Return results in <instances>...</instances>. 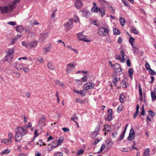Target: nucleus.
Segmentation results:
<instances>
[{"label": "nucleus", "instance_id": "nucleus-1", "mask_svg": "<svg viewBox=\"0 0 156 156\" xmlns=\"http://www.w3.org/2000/svg\"><path fill=\"white\" fill-rule=\"evenodd\" d=\"M20 0H15L11 2L7 6L0 7V10L2 14L8 13L11 12L15 7L16 4L19 2Z\"/></svg>", "mask_w": 156, "mask_h": 156}, {"label": "nucleus", "instance_id": "nucleus-2", "mask_svg": "<svg viewBox=\"0 0 156 156\" xmlns=\"http://www.w3.org/2000/svg\"><path fill=\"white\" fill-rule=\"evenodd\" d=\"M28 127L27 125H26L23 127L19 126L16 128V129L17 130L16 132L20 133V135L21 136H24L27 133V129Z\"/></svg>", "mask_w": 156, "mask_h": 156}, {"label": "nucleus", "instance_id": "nucleus-3", "mask_svg": "<svg viewBox=\"0 0 156 156\" xmlns=\"http://www.w3.org/2000/svg\"><path fill=\"white\" fill-rule=\"evenodd\" d=\"M14 52V50L13 48L11 49H9L6 52V60L9 62H10L13 57V53Z\"/></svg>", "mask_w": 156, "mask_h": 156}, {"label": "nucleus", "instance_id": "nucleus-4", "mask_svg": "<svg viewBox=\"0 0 156 156\" xmlns=\"http://www.w3.org/2000/svg\"><path fill=\"white\" fill-rule=\"evenodd\" d=\"M73 19H69L67 22L64 24L65 30L68 31L73 27Z\"/></svg>", "mask_w": 156, "mask_h": 156}, {"label": "nucleus", "instance_id": "nucleus-5", "mask_svg": "<svg viewBox=\"0 0 156 156\" xmlns=\"http://www.w3.org/2000/svg\"><path fill=\"white\" fill-rule=\"evenodd\" d=\"M76 65L73 63H70L66 65V72L67 73H70L71 71H73L74 67Z\"/></svg>", "mask_w": 156, "mask_h": 156}, {"label": "nucleus", "instance_id": "nucleus-6", "mask_svg": "<svg viewBox=\"0 0 156 156\" xmlns=\"http://www.w3.org/2000/svg\"><path fill=\"white\" fill-rule=\"evenodd\" d=\"M120 80V78H117V75H116L115 74H113L112 76V81L115 86L117 85V82Z\"/></svg>", "mask_w": 156, "mask_h": 156}, {"label": "nucleus", "instance_id": "nucleus-7", "mask_svg": "<svg viewBox=\"0 0 156 156\" xmlns=\"http://www.w3.org/2000/svg\"><path fill=\"white\" fill-rule=\"evenodd\" d=\"M94 86V84L90 82L86 83L84 84V89L86 91L90 89L93 88Z\"/></svg>", "mask_w": 156, "mask_h": 156}, {"label": "nucleus", "instance_id": "nucleus-8", "mask_svg": "<svg viewBox=\"0 0 156 156\" xmlns=\"http://www.w3.org/2000/svg\"><path fill=\"white\" fill-rule=\"evenodd\" d=\"M46 121V119L45 118V116L43 115H42V117L39 118L38 124L42 126H43L45 125Z\"/></svg>", "mask_w": 156, "mask_h": 156}, {"label": "nucleus", "instance_id": "nucleus-9", "mask_svg": "<svg viewBox=\"0 0 156 156\" xmlns=\"http://www.w3.org/2000/svg\"><path fill=\"white\" fill-rule=\"evenodd\" d=\"M74 91L76 93L80 94L82 97L85 96L86 94V90L84 88L81 90H74Z\"/></svg>", "mask_w": 156, "mask_h": 156}, {"label": "nucleus", "instance_id": "nucleus-10", "mask_svg": "<svg viewBox=\"0 0 156 156\" xmlns=\"http://www.w3.org/2000/svg\"><path fill=\"white\" fill-rule=\"evenodd\" d=\"M134 130L133 129H131L130 131L129 136L127 138V140L129 141H131L132 140V137L134 135Z\"/></svg>", "mask_w": 156, "mask_h": 156}, {"label": "nucleus", "instance_id": "nucleus-11", "mask_svg": "<svg viewBox=\"0 0 156 156\" xmlns=\"http://www.w3.org/2000/svg\"><path fill=\"white\" fill-rule=\"evenodd\" d=\"M38 42L37 41H33L29 43V48L34 47L37 44Z\"/></svg>", "mask_w": 156, "mask_h": 156}, {"label": "nucleus", "instance_id": "nucleus-12", "mask_svg": "<svg viewBox=\"0 0 156 156\" xmlns=\"http://www.w3.org/2000/svg\"><path fill=\"white\" fill-rule=\"evenodd\" d=\"M15 27L16 30L19 33H21L23 30V27L22 25H17Z\"/></svg>", "mask_w": 156, "mask_h": 156}, {"label": "nucleus", "instance_id": "nucleus-13", "mask_svg": "<svg viewBox=\"0 0 156 156\" xmlns=\"http://www.w3.org/2000/svg\"><path fill=\"white\" fill-rule=\"evenodd\" d=\"M23 136H21L20 135V133L16 132V141L17 142H19L22 139Z\"/></svg>", "mask_w": 156, "mask_h": 156}, {"label": "nucleus", "instance_id": "nucleus-14", "mask_svg": "<svg viewBox=\"0 0 156 156\" xmlns=\"http://www.w3.org/2000/svg\"><path fill=\"white\" fill-rule=\"evenodd\" d=\"M14 65L16 68L18 70L23 69V66L21 64H18L17 62L14 63Z\"/></svg>", "mask_w": 156, "mask_h": 156}, {"label": "nucleus", "instance_id": "nucleus-15", "mask_svg": "<svg viewBox=\"0 0 156 156\" xmlns=\"http://www.w3.org/2000/svg\"><path fill=\"white\" fill-rule=\"evenodd\" d=\"M82 5V3L79 0H76L75 3V6L78 9L81 7Z\"/></svg>", "mask_w": 156, "mask_h": 156}, {"label": "nucleus", "instance_id": "nucleus-16", "mask_svg": "<svg viewBox=\"0 0 156 156\" xmlns=\"http://www.w3.org/2000/svg\"><path fill=\"white\" fill-rule=\"evenodd\" d=\"M1 142L2 143H5L6 145H9L12 142V140L3 139L2 140Z\"/></svg>", "mask_w": 156, "mask_h": 156}, {"label": "nucleus", "instance_id": "nucleus-17", "mask_svg": "<svg viewBox=\"0 0 156 156\" xmlns=\"http://www.w3.org/2000/svg\"><path fill=\"white\" fill-rule=\"evenodd\" d=\"M40 34V40L41 41H44V39L46 38L48 36V34L47 33H42Z\"/></svg>", "mask_w": 156, "mask_h": 156}, {"label": "nucleus", "instance_id": "nucleus-18", "mask_svg": "<svg viewBox=\"0 0 156 156\" xmlns=\"http://www.w3.org/2000/svg\"><path fill=\"white\" fill-rule=\"evenodd\" d=\"M87 36L86 35L83 36L82 37L78 38L79 40L82 41H85L87 42H89L90 41V40L87 39Z\"/></svg>", "mask_w": 156, "mask_h": 156}, {"label": "nucleus", "instance_id": "nucleus-19", "mask_svg": "<svg viewBox=\"0 0 156 156\" xmlns=\"http://www.w3.org/2000/svg\"><path fill=\"white\" fill-rule=\"evenodd\" d=\"M104 129L103 130L104 131V129L108 132H110L111 130V126L108 124H105L104 126Z\"/></svg>", "mask_w": 156, "mask_h": 156}, {"label": "nucleus", "instance_id": "nucleus-20", "mask_svg": "<svg viewBox=\"0 0 156 156\" xmlns=\"http://www.w3.org/2000/svg\"><path fill=\"white\" fill-rule=\"evenodd\" d=\"M98 133L96 131H94L93 132H91L90 134V136L91 138H94L96 137L98 135Z\"/></svg>", "mask_w": 156, "mask_h": 156}, {"label": "nucleus", "instance_id": "nucleus-21", "mask_svg": "<svg viewBox=\"0 0 156 156\" xmlns=\"http://www.w3.org/2000/svg\"><path fill=\"white\" fill-rule=\"evenodd\" d=\"M150 150L149 148H147L144 151L143 156H149L150 155Z\"/></svg>", "mask_w": 156, "mask_h": 156}, {"label": "nucleus", "instance_id": "nucleus-22", "mask_svg": "<svg viewBox=\"0 0 156 156\" xmlns=\"http://www.w3.org/2000/svg\"><path fill=\"white\" fill-rule=\"evenodd\" d=\"M47 66L48 68L51 69V70H54L55 69V67L54 65L52 63L50 62H49L47 64Z\"/></svg>", "mask_w": 156, "mask_h": 156}, {"label": "nucleus", "instance_id": "nucleus-23", "mask_svg": "<svg viewBox=\"0 0 156 156\" xmlns=\"http://www.w3.org/2000/svg\"><path fill=\"white\" fill-rule=\"evenodd\" d=\"M63 140V139L62 137H60L59 138L58 140H57V145L55 146H52V147H53L54 148L56 147L57 146H58L59 145L61 144L62 143Z\"/></svg>", "mask_w": 156, "mask_h": 156}, {"label": "nucleus", "instance_id": "nucleus-24", "mask_svg": "<svg viewBox=\"0 0 156 156\" xmlns=\"http://www.w3.org/2000/svg\"><path fill=\"white\" fill-rule=\"evenodd\" d=\"M104 27H100L98 31V34L100 36H103V30Z\"/></svg>", "mask_w": 156, "mask_h": 156}, {"label": "nucleus", "instance_id": "nucleus-25", "mask_svg": "<svg viewBox=\"0 0 156 156\" xmlns=\"http://www.w3.org/2000/svg\"><path fill=\"white\" fill-rule=\"evenodd\" d=\"M133 47V48L132 49L133 51V53L135 54H137L138 53V48H137L135 46L134 44L133 45H131Z\"/></svg>", "mask_w": 156, "mask_h": 156}, {"label": "nucleus", "instance_id": "nucleus-26", "mask_svg": "<svg viewBox=\"0 0 156 156\" xmlns=\"http://www.w3.org/2000/svg\"><path fill=\"white\" fill-rule=\"evenodd\" d=\"M122 71L121 67L119 68L117 70L115 71L113 74H115L117 75L118 74V75H120L122 74Z\"/></svg>", "mask_w": 156, "mask_h": 156}, {"label": "nucleus", "instance_id": "nucleus-27", "mask_svg": "<svg viewBox=\"0 0 156 156\" xmlns=\"http://www.w3.org/2000/svg\"><path fill=\"white\" fill-rule=\"evenodd\" d=\"M89 14H90V13L89 11H83V16L84 17H87Z\"/></svg>", "mask_w": 156, "mask_h": 156}, {"label": "nucleus", "instance_id": "nucleus-28", "mask_svg": "<svg viewBox=\"0 0 156 156\" xmlns=\"http://www.w3.org/2000/svg\"><path fill=\"white\" fill-rule=\"evenodd\" d=\"M120 67H121V66L119 64L116 63L114 65V67L113 68L114 72L117 70V69L119 68Z\"/></svg>", "mask_w": 156, "mask_h": 156}, {"label": "nucleus", "instance_id": "nucleus-29", "mask_svg": "<svg viewBox=\"0 0 156 156\" xmlns=\"http://www.w3.org/2000/svg\"><path fill=\"white\" fill-rule=\"evenodd\" d=\"M98 12H99L101 14V16L102 17L103 16L105 15V10H104V9H103V8H102V9L99 8V11H98Z\"/></svg>", "mask_w": 156, "mask_h": 156}, {"label": "nucleus", "instance_id": "nucleus-30", "mask_svg": "<svg viewBox=\"0 0 156 156\" xmlns=\"http://www.w3.org/2000/svg\"><path fill=\"white\" fill-rule=\"evenodd\" d=\"M101 4L103 6H105L108 4L105 0H98Z\"/></svg>", "mask_w": 156, "mask_h": 156}, {"label": "nucleus", "instance_id": "nucleus-31", "mask_svg": "<svg viewBox=\"0 0 156 156\" xmlns=\"http://www.w3.org/2000/svg\"><path fill=\"white\" fill-rule=\"evenodd\" d=\"M120 54L122 56V59H121V62H124L125 60L124 58V51L122 50L120 52Z\"/></svg>", "mask_w": 156, "mask_h": 156}, {"label": "nucleus", "instance_id": "nucleus-32", "mask_svg": "<svg viewBox=\"0 0 156 156\" xmlns=\"http://www.w3.org/2000/svg\"><path fill=\"white\" fill-rule=\"evenodd\" d=\"M114 34L115 35H118L120 34L119 30L116 28L114 29L113 30Z\"/></svg>", "mask_w": 156, "mask_h": 156}, {"label": "nucleus", "instance_id": "nucleus-33", "mask_svg": "<svg viewBox=\"0 0 156 156\" xmlns=\"http://www.w3.org/2000/svg\"><path fill=\"white\" fill-rule=\"evenodd\" d=\"M129 75L130 77H133V69L131 68H129L128 70Z\"/></svg>", "mask_w": 156, "mask_h": 156}, {"label": "nucleus", "instance_id": "nucleus-34", "mask_svg": "<svg viewBox=\"0 0 156 156\" xmlns=\"http://www.w3.org/2000/svg\"><path fill=\"white\" fill-rule=\"evenodd\" d=\"M91 11L93 12H98L99 9L97 7H93L91 9Z\"/></svg>", "mask_w": 156, "mask_h": 156}, {"label": "nucleus", "instance_id": "nucleus-35", "mask_svg": "<svg viewBox=\"0 0 156 156\" xmlns=\"http://www.w3.org/2000/svg\"><path fill=\"white\" fill-rule=\"evenodd\" d=\"M121 84L123 88H126L127 87L126 82L125 80H122L121 81Z\"/></svg>", "mask_w": 156, "mask_h": 156}, {"label": "nucleus", "instance_id": "nucleus-36", "mask_svg": "<svg viewBox=\"0 0 156 156\" xmlns=\"http://www.w3.org/2000/svg\"><path fill=\"white\" fill-rule=\"evenodd\" d=\"M119 21L120 22L121 25L122 26H124V25L125 24V21H124V19H123V18H122V17H120L119 18Z\"/></svg>", "mask_w": 156, "mask_h": 156}, {"label": "nucleus", "instance_id": "nucleus-37", "mask_svg": "<svg viewBox=\"0 0 156 156\" xmlns=\"http://www.w3.org/2000/svg\"><path fill=\"white\" fill-rule=\"evenodd\" d=\"M105 142L107 145L109 147H111L113 144L112 142L109 139L106 140Z\"/></svg>", "mask_w": 156, "mask_h": 156}, {"label": "nucleus", "instance_id": "nucleus-38", "mask_svg": "<svg viewBox=\"0 0 156 156\" xmlns=\"http://www.w3.org/2000/svg\"><path fill=\"white\" fill-rule=\"evenodd\" d=\"M10 152V150L9 149H6L2 152L1 154L2 155L4 154H8Z\"/></svg>", "mask_w": 156, "mask_h": 156}, {"label": "nucleus", "instance_id": "nucleus-39", "mask_svg": "<svg viewBox=\"0 0 156 156\" xmlns=\"http://www.w3.org/2000/svg\"><path fill=\"white\" fill-rule=\"evenodd\" d=\"M131 29L133 32L134 34H138V32L137 30L134 27H131Z\"/></svg>", "mask_w": 156, "mask_h": 156}, {"label": "nucleus", "instance_id": "nucleus-40", "mask_svg": "<svg viewBox=\"0 0 156 156\" xmlns=\"http://www.w3.org/2000/svg\"><path fill=\"white\" fill-rule=\"evenodd\" d=\"M124 96L123 94H121L119 96V100L121 103L124 101Z\"/></svg>", "mask_w": 156, "mask_h": 156}, {"label": "nucleus", "instance_id": "nucleus-41", "mask_svg": "<svg viewBox=\"0 0 156 156\" xmlns=\"http://www.w3.org/2000/svg\"><path fill=\"white\" fill-rule=\"evenodd\" d=\"M125 132V131H123L122 134L120 135V136L119 137L118 139V140H121L123 139V138H124V135L126 133V132Z\"/></svg>", "mask_w": 156, "mask_h": 156}, {"label": "nucleus", "instance_id": "nucleus-42", "mask_svg": "<svg viewBox=\"0 0 156 156\" xmlns=\"http://www.w3.org/2000/svg\"><path fill=\"white\" fill-rule=\"evenodd\" d=\"M148 112L149 115L151 117H153L154 116L155 114L152 110H148Z\"/></svg>", "mask_w": 156, "mask_h": 156}, {"label": "nucleus", "instance_id": "nucleus-43", "mask_svg": "<svg viewBox=\"0 0 156 156\" xmlns=\"http://www.w3.org/2000/svg\"><path fill=\"white\" fill-rule=\"evenodd\" d=\"M103 31V36L106 35L108 33V30L105 27H104Z\"/></svg>", "mask_w": 156, "mask_h": 156}, {"label": "nucleus", "instance_id": "nucleus-44", "mask_svg": "<svg viewBox=\"0 0 156 156\" xmlns=\"http://www.w3.org/2000/svg\"><path fill=\"white\" fill-rule=\"evenodd\" d=\"M22 44L23 46L26 47L28 48H30L29 45V43H27L25 41H23L22 42Z\"/></svg>", "mask_w": 156, "mask_h": 156}, {"label": "nucleus", "instance_id": "nucleus-45", "mask_svg": "<svg viewBox=\"0 0 156 156\" xmlns=\"http://www.w3.org/2000/svg\"><path fill=\"white\" fill-rule=\"evenodd\" d=\"M151 95L152 101H153V100H156V96L155 95V94L154 92H151Z\"/></svg>", "mask_w": 156, "mask_h": 156}, {"label": "nucleus", "instance_id": "nucleus-46", "mask_svg": "<svg viewBox=\"0 0 156 156\" xmlns=\"http://www.w3.org/2000/svg\"><path fill=\"white\" fill-rule=\"evenodd\" d=\"M148 71L149 73L151 74L152 75H155L156 74V73L151 68H150Z\"/></svg>", "mask_w": 156, "mask_h": 156}, {"label": "nucleus", "instance_id": "nucleus-47", "mask_svg": "<svg viewBox=\"0 0 156 156\" xmlns=\"http://www.w3.org/2000/svg\"><path fill=\"white\" fill-rule=\"evenodd\" d=\"M134 38L131 36H130L129 39V41L130 43V44L131 45H133V42L134 41Z\"/></svg>", "mask_w": 156, "mask_h": 156}, {"label": "nucleus", "instance_id": "nucleus-48", "mask_svg": "<svg viewBox=\"0 0 156 156\" xmlns=\"http://www.w3.org/2000/svg\"><path fill=\"white\" fill-rule=\"evenodd\" d=\"M38 131L37 129H35V130L34 131V138L33 139V140H34L35 139V138L38 135H39V134L37 133H38Z\"/></svg>", "mask_w": 156, "mask_h": 156}, {"label": "nucleus", "instance_id": "nucleus-49", "mask_svg": "<svg viewBox=\"0 0 156 156\" xmlns=\"http://www.w3.org/2000/svg\"><path fill=\"white\" fill-rule=\"evenodd\" d=\"M139 95H141L142 94V88H141V85L140 83L139 84Z\"/></svg>", "mask_w": 156, "mask_h": 156}, {"label": "nucleus", "instance_id": "nucleus-50", "mask_svg": "<svg viewBox=\"0 0 156 156\" xmlns=\"http://www.w3.org/2000/svg\"><path fill=\"white\" fill-rule=\"evenodd\" d=\"M17 39V38H13L11 42V44L12 45H13L16 42Z\"/></svg>", "mask_w": 156, "mask_h": 156}, {"label": "nucleus", "instance_id": "nucleus-51", "mask_svg": "<svg viewBox=\"0 0 156 156\" xmlns=\"http://www.w3.org/2000/svg\"><path fill=\"white\" fill-rule=\"evenodd\" d=\"M123 109V106H121L118 107L117 109V112L118 113L120 112Z\"/></svg>", "mask_w": 156, "mask_h": 156}, {"label": "nucleus", "instance_id": "nucleus-52", "mask_svg": "<svg viewBox=\"0 0 156 156\" xmlns=\"http://www.w3.org/2000/svg\"><path fill=\"white\" fill-rule=\"evenodd\" d=\"M83 32L82 31L77 34V36L78 38L79 37H82V36H83Z\"/></svg>", "mask_w": 156, "mask_h": 156}, {"label": "nucleus", "instance_id": "nucleus-53", "mask_svg": "<svg viewBox=\"0 0 156 156\" xmlns=\"http://www.w3.org/2000/svg\"><path fill=\"white\" fill-rule=\"evenodd\" d=\"M84 152V151L83 149H80L77 152V154L78 155H80L81 154L83 153Z\"/></svg>", "mask_w": 156, "mask_h": 156}, {"label": "nucleus", "instance_id": "nucleus-54", "mask_svg": "<svg viewBox=\"0 0 156 156\" xmlns=\"http://www.w3.org/2000/svg\"><path fill=\"white\" fill-rule=\"evenodd\" d=\"M115 58L116 59L120 60L121 61V59H122V58L119 55H116L115 56Z\"/></svg>", "mask_w": 156, "mask_h": 156}, {"label": "nucleus", "instance_id": "nucleus-55", "mask_svg": "<svg viewBox=\"0 0 156 156\" xmlns=\"http://www.w3.org/2000/svg\"><path fill=\"white\" fill-rule=\"evenodd\" d=\"M105 147V145L104 144H102L101 146V148L99 150L100 152H102Z\"/></svg>", "mask_w": 156, "mask_h": 156}, {"label": "nucleus", "instance_id": "nucleus-56", "mask_svg": "<svg viewBox=\"0 0 156 156\" xmlns=\"http://www.w3.org/2000/svg\"><path fill=\"white\" fill-rule=\"evenodd\" d=\"M145 67L146 69L148 70L150 68V66L148 63L147 62L145 64Z\"/></svg>", "mask_w": 156, "mask_h": 156}, {"label": "nucleus", "instance_id": "nucleus-57", "mask_svg": "<svg viewBox=\"0 0 156 156\" xmlns=\"http://www.w3.org/2000/svg\"><path fill=\"white\" fill-rule=\"evenodd\" d=\"M8 24L9 25H12V26H15L16 24V23L13 21H11V22H8Z\"/></svg>", "mask_w": 156, "mask_h": 156}, {"label": "nucleus", "instance_id": "nucleus-58", "mask_svg": "<svg viewBox=\"0 0 156 156\" xmlns=\"http://www.w3.org/2000/svg\"><path fill=\"white\" fill-rule=\"evenodd\" d=\"M63 154L62 152H59L56 153L55 155V156H62Z\"/></svg>", "mask_w": 156, "mask_h": 156}, {"label": "nucleus", "instance_id": "nucleus-59", "mask_svg": "<svg viewBox=\"0 0 156 156\" xmlns=\"http://www.w3.org/2000/svg\"><path fill=\"white\" fill-rule=\"evenodd\" d=\"M109 9L111 10V12L112 13H114L115 12V10L113 9L112 7L111 6H109Z\"/></svg>", "mask_w": 156, "mask_h": 156}, {"label": "nucleus", "instance_id": "nucleus-60", "mask_svg": "<svg viewBox=\"0 0 156 156\" xmlns=\"http://www.w3.org/2000/svg\"><path fill=\"white\" fill-rule=\"evenodd\" d=\"M126 63L127 66L128 67H130L131 66V64L129 59H128L127 60Z\"/></svg>", "mask_w": 156, "mask_h": 156}, {"label": "nucleus", "instance_id": "nucleus-61", "mask_svg": "<svg viewBox=\"0 0 156 156\" xmlns=\"http://www.w3.org/2000/svg\"><path fill=\"white\" fill-rule=\"evenodd\" d=\"M106 119L109 121L112 120V115H108Z\"/></svg>", "mask_w": 156, "mask_h": 156}, {"label": "nucleus", "instance_id": "nucleus-62", "mask_svg": "<svg viewBox=\"0 0 156 156\" xmlns=\"http://www.w3.org/2000/svg\"><path fill=\"white\" fill-rule=\"evenodd\" d=\"M82 80L84 82H85L87 80V77L86 76H84L82 78Z\"/></svg>", "mask_w": 156, "mask_h": 156}, {"label": "nucleus", "instance_id": "nucleus-63", "mask_svg": "<svg viewBox=\"0 0 156 156\" xmlns=\"http://www.w3.org/2000/svg\"><path fill=\"white\" fill-rule=\"evenodd\" d=\"M108 112L109 113V115H112V110L111 109H109L108 110Z\"/></svg>", "mask_w": 156, "mask_h": 156}, {"label": "nucleus", "instance_id": "nucleus-64", "mask_svg": "<svg viewBox=\"0 0 156 156\" xmlns=\"http://www.w3.org/2000/svg\"><path fill=\"white\" fill-rule=\"evenodd\" d=\"M62 129L64 132H67L69 131V129L67 128H62Z\"/></svg>", "mask_w": 156, "mask_h": 156}]
</instances>
